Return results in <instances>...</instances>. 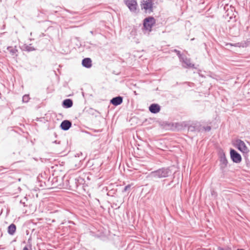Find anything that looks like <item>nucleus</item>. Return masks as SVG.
Segmentation results:
<instances>
[{"label":"nucleus","instance_id":"obj_1","mask_svg":"<svg viewBox=\"0 0 250 250\" xmlns=\"http://www.w3.org/2000/svg\"><path fill=\"white\" fill-rule=\"evenodd\" d=\"M171 171L169 167H163L149 173L146 177L149 180L154 181L157 179L166 178L170 175Z\"/></svg>","mask_w":250,"mask_h":250},{"label":"nucleus","instance_id":"obj_2","mask_svg":"<svg viewBox=\"0 0 250 250\" xmlns=\"http://www.w3.org/2000/svg\"><path fill=\"white\" fill-rule=\"evenodd\" d=\"M155 23V20L153 17H149L144 21V30L148 33L151 31L152 26Z\"/></svg>","mask_w":250,"mask_h":250},{"label":"nucleus","instance_id":"obj_3","mask_svg":"<svg viewBox=\"0 0 250 250\" xmlns=\"http://www.w3.org/2000/svg\"><path fill=\"white\" fill-rule=\"evenodd\" d=\"M154 0H143L141 3V8L146 13H150L153 11V1Z\"/></svg>","mask_w":250,"mask_h":250},{"label":"nucleus","instance_id":"obj_4","mask_svg":"<svg viewBox=\"0 0 250 250\" xmlns=\"http://www.w3.org/2000/svg\"><path fill=\"white\" fill-rule=\"evenodd\" d=\"M230 158L232 161L235 163H239L242 160V157L236 150L231 149L230 151Z\"/></svg>","mask_w":250,"mask_h":250},{"label":"nucleus","instance_id":"obj_5","mask_svg":"<svg viewBox=\"0 0 250 250\" xmlns=\"http://www.w3.org/2000/svg\"><path fill=\"white\" fill-rule=\"evenodd\" d=\"M237 148L243 153H247L249 151L245 143L241 140H237L235 142Z\"/></svg>","mask_w":250,"mask_h":250},{"label":"nucleus","instance_id":"obj_6","mask_svg":"<svg viewBox=\"0 0 250 250\" xmlns=\"http://www.w3.org/2000/svg\"><path fill=\"white\" fill-rule=\"evenodd\" d=\"M125 2L130 11L132 12H136L137 3L135 0H125Z\"/></svg>","mask_w":250,"mask_h":250},{"label":"nucleus","instance_id":"obj_7","mask_svg":"<svg viewBox=\"0 0 250 250\" xmlns=\"http://www.w3.org/2000/svg\"><path fill=\"white\" fill-rule=\"evenodd\" d=\"M180 61L182 62V65L184 67H193L194 64L190 62V59L187 58L186 56H184L183 57L181 58Z\"/></svg>","mask_w":250,"mask_h":250},{"label":"nucleus","instance_id":"obj_8","mask_svg":"<svg viewBox=\"0 0 250 250\" xmlns=\"http://www.w3.org/2000/svg\"><path fill=\"white\" fill-rule=\"evenodd\" d=\"M72 123L69 120L63 121L60 125L61 128L63 130H68L71 126Z\"/></svg>","mask_w":250,"mask_h":250},{"label":"nucleus","instance_id":"obj_9","mask_svg":"<svg viewBox=\"0 0 250 250\" xmlns=\"http://www.w3.org/2000/svg\"><path fill=\"white\" fill-rule=\"evenodd\" d=\"M123 102V97L121 96H117L113 98L110 100V103L115 106H117L121 104Z\"/></svg>","mask_w":250,"mask_h":250},{"label":"nucleus","instance_id":"obj_10","mask_svg":"<svg viewBox=\"0 0 250 250\" xmlns=\"http://www.w3.org/2000/svg\"><path fill=\"white\" fill-rule=\"evenodd\" d=\"M160 109V106L156 104H152L149 107V111L154 114L158 113Z\"/></svg>","mask_w":250,"mask_h":250},{"label":"nucleus","instance_id":"obj_11","mask_svg":"<svg viewBox=\"0 0 250 250\" xmlns=\"http://www.w3.org/2000/svg\"><path fill=\"white\" fill-rule=\"evenodd\" d=\"M220 168L222 169L225 168L228 164V161L224 154L220 156Z\"/></svg>","mask_w":250,"mask_h":250},{"label":"nucleus","instance_id":"obj_12","mask_svg":"<svg viewBox=\"0 0 250 250\" xmlns=\"http://www.w3.org/2000/svg\"><path fill=\"white\" fill-rule=\"evenodd\" d=\"M82 65L86 68H90L92 66L91 60L89 58H86L82 60Z\"/></svg>","mask_w":250,"mask_h":250},{"label":"nucleus","instance_id":"obj_13","mask_svg":"<svg viewBox=\"0 0 250 250\" xmlns=\"http://www.w3.org/2000/svg\"><path fill=\"white\" fill-rule=\"evenodd\" d=\"M62 105L65 108H70L73 105L72 100L70 99L64 100L62 102Z\"/></svg>","mask_w":250,"mask_h":250},{"label":"nucleus","instance_id":"obj_14","mask_svg":"<svg viewBox=\"0 0 250 250\" xmlns=\"http://www.w3.org/2000/svg\"><path fill=\"white\" fill-rule=\"evenodd\" d=\"M16 230V226L15 224H12L8 227V232L10 235H13Z\"/></svg>","mask_w":250,"mask_h":250},{"label":"nucleus","instance_id":"obj_15","mask_svg":"<svg viewBox=\"0 0 250 250\" xmlns=\"http://www.w3.org/2000/svg\"><path fill=\"white\" fill-rule=\"evenodd\" d=\"M22 49L28 52H30L32 51L35 50V48L32 46H31V44H30L29 45L24 44L22 46Z\"/></svg>","mask_w":250,"mask_h":250},{"label":"nucleus","instance_id":"obj_16","mask_svg":"<svg viewBox=\"0 0 250 250\" xmlns=\"http://www.w3.org/2000/svg\"><path fill=\"white\" fill-rule=\"evenodd\" d=\"M7 50L10 52L12 55L17 56V53L18 52V50L16 48V46H15L14 47L9 46L7 47Z\"/></svg>","mask_w":250,"mask_h":250},{"label":"nucleus","instance_id":"obj_17","mask_svg":"<svg viewBox=\"0 0 250 250\" xmlns=\"http://www.w3.org/2000/svg\"><path fill=\"white\" fill-rule=\"evenodd\" d=\"M30 99L28 95H24L22 97V102L23 103H27Z\"/></svg>","mask_w":250,"mask_h":250},{"label":"nucleus","instance_id":"obj_18","mask_svg":"<svg viewBox=\"0 0 250 250\" xmlns=\"http://www.w3.org/2000/svg\"><path fill=\"white\" fill-rule=\"evenodd\" d=\"M174 52H175L177 55L178 56L179 58V60H181V57H183L184 56V55H182L180 54V52L178 50H177L176 49L174 50Z\"/></svg>","mask_w":250,"mask_h":250},{"label":"nucleus","instance_id":"obj_19","mask_svg":"<svg viewBox=\"0 0 250 250\" xmlns=\"http://www.w3.org/2000/svg\"><path fill=\"white\" fill-rule=\"evenodd\" d=\"M174 52H175L177 55L178 56L179 58V60H181V57H183L184 56V55H182L180 54V52L178 50H177L176 49L174 50Z\"/></svg>","mask_w":250,"mask_h":250},{"label":"nucleus","instance_id":"obj_20","mask_svg":"<svg viewBox=\"0 0 250 250\" xmlns=\"http://www.w3.org/2000/svg\"><path fill=\"white\" fill-rule=\"evenodd\" d=\"M174 52H175L177 55L178 56L179 58V60H181V57H183L184 56V55H182L180 54V52L178 50H177L176 49L174 50Z\"/></svg>","mask_w":250,"mask_h":250},{"label":"nucleus","instance_id":"obj_21","mask_svg":"<svg viewBox=\"0 0 250 250\" xmlns=\"http://www.w3.org/2000/svg\"><path fill=\"white\" fill-rule=\"evenodd\" d=\"M217 250H231V248H229V247H226V248L218 247L217 249Z\"/></svg>","mask_w":250,"mask_h":250},{"label":"nucleus","instance_id":"obj_22","mask_svg":"<svg viewBox=\"0 0 250 250\" xmlns=\"http://www.w3.org/2000/svg\"><path fill=\"white\" fill-rule=\"evenodd\" d=\"M203 129L205 131H209L211 129V127L209 126H207L206 127H203Z\"/></svg>","mask_w":250,"mask_h":250},{"label":"nucleus","instance_id":"obj_23","mask_svg":"<svg viewBox=\"0 0 250 250\" xmlns=\"http://www.w3.org/2000/svg\"><path fill=\"white\" fill-rule=\"evenodd\" d=\"M131 186L130 185H128L127 186H125L124 188V191H126L127 190L130 188Z\"/></svg>","mask_w":250,"mask_h":250},{"label":"nucleus","instance_id":"obj_24","mask_svg":"<svg viewBox=\"0 0 250 250\" xmlns=\"http://www.w3.org/2000/svg\"><path fill=\"white\" fill-rule=\"evenodd\" d=\"M194 127L193 126H190L189 127V129L191 131H192L193 130Z\"/></svg>","mask_w":250,"mask_h":250},{"label":"nucleus","instance_id":"obj_25","mask_svg":"<svg viewBox=\"0 0 250 250\" xmlns=\"http://www.w3.org/2000/svg\"><path fill=\"white\" fill-rule=\"evenodd\" d=\"M23 250H29V249H28V248H27V247L25 246V247L23 248Z\"/></svg>","mask_w":250,"mask_h":250},{"label":"nucleus","instance_id":"obj_26","mask_svg":"<svg viewBox=\"0 0 250 250\" xmlns=\"http://www.w3.org/2000/svg\"><path fill=\"white\" fill-rule=\"evenodd\" d=\"M53 143H56V144H57V143L59 144V143H60V142H57V141H55L54 142H53Z\"/></svg>","mask_w":250,"mask_h":250}]
</instances>
